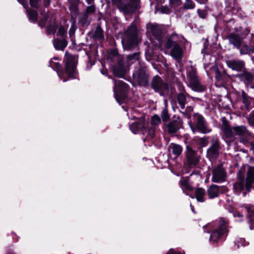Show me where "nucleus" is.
<instances>
[{
    "mask_svg": "<svg viewBox=\"0 0 254 254\" xmlns=\"http://www.w3.org/2000/svg\"><path fill=\"white\" fill-rule=\"evenodd\" d=\"M112 1L114 4H117L118 8L126 14H132L140 7V1Z\"/></svg>",
    "mask_w": 254,
    "mask_h": 254,
    "instance_id": "nucleus-12",
    "label": "nucleus"
},
{
    "mask_svg": "<svg viewBox=\"0 0 254 254\" xmlns=\"http://www.w3.org/2000/svg\"><path fill=\"white\" fill-rule=\"evenodd\" d=\"M177 100L181 108L184 109L187 104V98L185 94L183 92L179 93L177 95Z\"/></svg>",
    "mask_w": 254,
    "mask_h": 254,
    "instance_id": "nucleus-37",
    "label": "nucleus"
},
{
    "mask_svg": "<svg viewBox=\"0 0 254 254\" xmlns=\"http://www.w3.org/2000/svg\"><path fill=\"white\" fill-rule=\"evenodd\" d=\"M172 153L176 157H178L181 154L183 151V148L182 146L179 144L172 143Z\"/></svg>",
    "mask_w": 254,
    "mask_h": 254,
    "instance_id": "nucleus-43",
    "label": "nucleus"
},
{
    "mask_svg": "<svg viewBox=\"0 0 254 254\" xmlns=\"http://www.w3.org/2000/svg\"><path fill=\"white\" fill-rule=\"evenodd\" d=\"M234 29V31L238 33L243 40L246 38L251 31L250 28L248 26L244 27L240 26L238 27H235Z\"/></svg>",
    "mask_w": 254,
    "mask_h": 254,
    "instance_id": "nucleus-30",
    "label": "nucleus"
},
{
    "mask_svg": "<svg viewBox=\"0 0 254 254\" xmlns=\"http://www.w3.org/2000/svg\"><path fill=\"white\" fill-rule=\"evenodd\" d=\"M195 7V3L193 1H186L184 8L186 9H192Z\"/></svg>",
    "mask_w": 254,
    "mask_h": 254,
    "instance_id": "nucleus-50",
    "label": "nucleus"
},
{
    "mask_svg": "<svg viewBox=\"0 0 254 254\" xmlns=\"http://www.w3.org/2000/svg\"><path fill=\"white\" fill-rule=\"evenodd\" d=\"M192 89L195 92H203L206 90V87L201 84L198 81L190 85Z\"/></svg>",
    "mask_w": 254,
    "mask_h": 254,
    "instance_id": "nucleus-38",
    "label": "nucleus"
},
{
    "mask_svg": "<svg viewBox=\"0 0 254 254\" xmlns=\"http://www.w3.org/2000/svg\"><path fill=\"white\" fill-rule=\"evenodd\" d=\"M212 181L214 183H220L225 181L226 172L222 165H218L212 171Z\"/></svg>",
    "mask_w": 254,
    "mask_h": 254,
    "instance_id": "nucleus-17",
    "label": "nucleus"
},
{
    "mask_svg": "<svg viewBox=\"0 0 254 254\" xmlns=\"http://www.w3.org/2000/svg\"><path fill=\"white\" fill-rule=\"evenodd\" d=\"M156 3L155 6V12L156 13L157 11H160L161 13L163 14H169L171 13V7L175 3H179L181 2L182 1H169L170 6L168 5H162V4L164 3L165 1H156Z\"/></svg>",
    "mask_w": 254,
    "mask_h": 254,
    "instance_id": "nucleus-19",
    "label": "nucleus"
},
{
    "mask_svg": "<svg viewBox=\"0 0 254 254\" xmlns=\"http://www.w3.org/2000/svg\"><path fill=\"white\" fill-rule=\"evenodd\" d=\"M248 212L247 218L248 222L250 225V229L251 230L254 229V207L246 206L245 207Z\"/></svg>",
    "mask_w": 254,
    "mask_h": 254,
    "instance_id": "nucleus-29",
    "label": "nucleus"
},
{
    "mask_svg": "<svg viewBox=\"0 0 254 254\" xmlns=\"http://www.w3.org/2000/svg\"><path fill=\"white\" fill-rule=\"evenodd\" d=\"M222 130L227 138H231L234 135L244 136L248 132L246 127L242 125L233 127L231 128L228 121L226 120L223 121Z\"/></svg>",
    "mask_w": 254,
    "mask_h": 254,
    "instance_id": "nucleus-5",
    "label": "nucleus"
},
{
    "mask_svg": "<svg viewBox=\"0 0 254 254\" xmlns=\"http://www.w3.org/2000/svg\"><path fill=\"white\" fill-rule=\"evenodd\" d=\"M44 1L45 2L44 4L45 7H48L50 5V2H51V1H50V0Z\"/></svg>",
    "mask_w": 254,
    "mask_h": 254,
    "instance_id": "nucleus-63",
    "label": "nucleus"
},
{
    "mask_svg": "<svg viewBox=\"0 0 254 254\" xmlns=\"http://www.w3.org/2000/svg\"><path fill=\"white\" fill-rule=\"evenodd\" d=\"M224 25H225V30L227 31H231L233 29V26L232 25H234L235 23V20L233 18H231L227 21H224Z\"/></svg>",
    "mask_w": 254,
    "mask_h": 254,
    "instance_id": "nucleus-47",
    "label": "nucleus"
},
{
    "mask_svg": "<svg viewBox=\"0 0 254 254\" xmlns=\"http://www.w3.org/2000/svg\"><path fill=\"white\" fill-rule=\"evenodd\" d=\"M189 183V177H187L185 178H182V180L180 181V185L181 187L185 186Z\"/></svg>",
    "mask_w": 254,
    "mask_h": 254,
    "instance_id": "nucleus-57",
    "label": "nucleus"
},
{
    "mask_svg": "<svg viewBox=\"0 0 254 254\" xmlns=\"http://www.w3.org/2000/svg\"><path fill=\"white\" fill-rule=\"evenodd\" d=\"M190 206L191 209L192 211L194 213H196V212L195 211V210H194V206L191 204H190Z\"/></svg>",
    "mask_w": 254,
    "mask_h": 254,
    "instance_id": "nucleus-64",
    "label": "nucleus"
},
{
    "mask_svg": "<svg viewBox=\"0 0 254 254\" xmlns=\"http://www.w3.org/2000/svg\"><path fill=\"white\" fill-rule=\"evenodd\" d=\"M238 50H239L240 55H251L254 53V45L251 44H247L243 42L242 47L238 49Z\"/></svg>",
    "mask_w": 254,
    "mask_h": 254,
    "instance_id": "nucleus-25",
    "label": "nucleus"
},
{
    "mask_svg": "<svg viewBox=\"0 0 254 254\" xmlns=\"http://www.w3.org/2000/svg\"><path fill=\"white\" fill-rule=\"evenodd\" d=\"M235 77L249 89H254V68H246L241 73H237Z\"/></svg>",
    "mask_w": 254,
    "mask_h": 254,
    "instance_id": "nucleus-7",
    "label": "nucleus"
},
{
    "mask_svg": "<svg viewBox=\"0 0 254 254\" xmlns=\"http://www.w3.org/2000/svg\"><path fill=\"white\" fill-rule=\"evenodd\" d=\"M161 119L164 123H167L170 120V115L166 106L163 108L161 112Z\"/></svg>",
    "mask_w": 254,
    "mask_h": 254,
    "instance_id": "nucleus-42",
    "label": "nucleus"
},
{
    "mask_svg": "<svg viewBox=\"0 0 254 254\" xmlns=\"http://www.w3.org/2000/svg\"><path fill=\"white\" fill-rule=\"evenodd\" d=\"M172 121L167 125L168 132L171 134L176 133L181 128L183 127V121L180 116L174 115Z\"/></svg>",
    "mask_w": 254,
    "mask_h": 254,
    "instance_id": "nucleus-16",
    "label": "nucleus"
},
{
    "mask_svg": "<svg viewBox=\"0 0 254 254\" xmlns=\"http://www.w3.org/2000/svg\"><path fill=\"white\" fill-rule=\"evenodd\" d=\"M66 32L63 26H61L58 30V35H60L63 38H65Z\"/></svg>",
    "mask_w": 254,
    "mask_h": 254,
    "instance_id": "nucleus-53",
    "label": "nucleus"
},
{
    "mask_svg": "<svg viewBox=\"0 0 254 254\" xmlns=\"http://www.w3.org/2000/svg\"><path fill=\"white\" fill-rule=\"evenodd\" d=\"M221 149L220 141L217 138H213L211 140V145L207 149V156L210 159H217Z\"/></svg>",
    "mask_w": 254,
    "mask_h": 254,
    "instance_id": "nucleus-14",
    "label": "nucleus"
},
{
    "mask_svg": "<svg viewBox=\"0 0 254 254\" xmlns=\"http://www.w3.org/2000/svg\"><path fill=\"white\" fill-rule=\"evenodd\" d=\"M166 254H185V252L184 251H179L171 248L167 252Z\"/></svg>",
    "mask_w": 254,
    "mask_h": 254,
    "instance_id": "nucleus-55",
    "label": "nucleus"
},
{
    "mask_svg": "<svg viewBox=\"0 0 254 254\" xmlns=\"http://www.w3.org/2000/svg\"><path fill=\"white\" fill-rule=\"evenodd\" d=\"M182 188H184L187 190L190 191H192L193 190V188L189 184V183L185 186L182 187Z\"/></svg>",
    "mask_w": 254,
    "mask_h": 254,
    "instance_id": "nucleus-60",
    "label": "nucleus"
},
{
    "mask_svg": "<svg viewBox=\"0 0 254 254\" xmlns=\"http://www.w3.org/2000/svg\"><path fill=\"white\" fill-rule=\"evenodd\" d=\"M226 64L228 67L233 71L241 73L246 68V62L239 59H233L226 61Z\"/></svg>",
    "mask_w": 254,
    "mask_h": 254,
    "instance_id": "nucleus-15",
    "label": "nucleus"
},
{
    "mask_svg": "<svg viewBox=\"0 0 254 254\" xmlns=\"http://www.w3.org/2000/svg\"><path fill=\"white\" fill-rule=\"evenodd\" d=\"M228 191V188L226 186L219 187V192L224 193Z\"/></svg>",
    "mask_w": 254,
    "mask_h": 254,
    "instance_id": "nucleus-59",
    "label": "nucleus"
},
{
    "mask_svg": "<svg viewBox=\"0 0 254 254\" xmlns=\"http://www.w3.org/2000/svg\"><path fill=\"white\" fill-rule=\"evenodd\" d=\"M207 137H201L199 138L198 139V142L201 145L202 147H205L207 145Z\"/></svg>",
    "mask_w": 254,
    "mask_h": 254,
    "instance_id": "nucleus-54",
    "label": "nucleus"
},
{
    "mask_svg": "<svg viewBox=\"0 0 254 254\" xmlns=\"http://www.w3.org/2000/svg\"><path fill=\"white\" fill-rule=\"evenodd\" d=\"M30 5L31 7L36 8L37 10H39L40 6L39 1H29Z\"/></svg>",
    "mask_w": 254,
    "mask_h": 254,
    "instance_id": "nucleus-56",
    "label": "nucleus"
},
{
    "mask_svg": "<svg viewBox=\"0 0 254 254\" xmlns=\"http://www.w3.org/2000/svg\"><path fill=\"white\" fill-rule=\"evenodd\" d=\"M26 10V13L28 19L32 23H36L38 19V13L37 10L29 8L28 1H18Z\"/></svg>",
    "mask_w": 254,
    "mask_h": 254,
    "instance_id": "nucleus-18",
    "label": "nucleus"
},
{
    "mask_svg": "<svg viewBox=\"0 0 254 254\" xmlns=\"http://www.w3.org/2000/svg\"><path fill=\"white\" fill-rule=\"evenodd\" d=\"M227 38L229 41V44L233 45L234 48L237 49L242 47L244 42V40L241 39V36L235 31L228 34Z\"/></svg>",
    "mask_w": 254,
    "mask_h": 254,
    "instance_id": "nucleus-20",
    "label": "nucleus"
},
{
    "mask_svg": "<svg viewBox=\"0 0 254 254\" xmlns=\"http://www.w3.org/2000/svg\"><path fill=\"white\" fill-rule=\"evenodd\" d=\"M88 16L86 14H83L79 18V23L82 27L88 26L90 24V21L88 19Z\"/></svg>",
    "mask_w": 254,
    "mask_h": 254,
    "instance_id": "nucleus-44",
    "label": "nucleus"
},
{
    "mask_svg": "<svg viewBox=\"0 0 254 254\" xmlns=\"http://www.w3.org/2000/svg\"><path fill=\"white\" fill-rule=\"evenodd\" d=\"M149 86L155 92L159 93L161 96H166L169 93L168 83L164 81L158 75L152 78Z\"/></svg>",
    "mask_w": 254,
    "mask_h": 254,
    "instance_id": "nucleus-6",
    "label": "nucleus"
},
{
    "mask_svg": "<svg viewBox=\"0 0 254 254\" xmlns=\"http://www.w3.org/2000/svg\"><path fill=\"white\" fill-rule=\"evenodd\" d=\"M233 216L235 217H239V218H242L243 216V214L238 211H235L233 213Z\"/></svg>",
    "mask_w": 254,
    "mask_h": 254,
    "instance_id": "nucleus-61",
    "label": "nucleus"
},
{
    "mask_svg": "<svg viewBox=\"0 0 254 254\" xmlns=\"http://www.w3.org/2000/svg\"><path fill=\"white\" fill-rule=\"evenodd\" d=\"M119 53L117 49H112L110 52V55L114 57L117 56Z\"/></svg>",
    "mask_w": 254,
    "mask_h": 254,
    "instance_id": "nucleus-62",
    "label": "nucleus"
},
{
    "mask_svg": "<svg viewBox=\"0 0 254 254\" xmlns=\"http://www.w3.org/2000/svg\"><path fill=\"white\" fill-rule=\"evenodd\" d=\"M76 29V26L74 24V23H72L71 26L70 28L69 31V35L70 37H71L73 34H74Z\"/></svg>",
    "mask_w": 254,
    "mask_h": 254,
    "instance_id": "nucleus-58",
    "label": "nucleus"
},
{
    "mask_svg": "<svg viewBox=\"0 0 254 254\" xmlns=\"http://www.w3.org/2000/svg\"><path fill=\"white\" fill-rule=\"evenodd\" d=\"M207 192L209 198L216 197L219 193V186L216 185H212L208 188Z\"/></svg>",
    "mask_w": 254,
    "mask_h": 254,
    "instance_id": "nucleus-32",
    "label": "nucleus"
},
{
    "mask_svg": "<svg viewBox=\"0 0 254 254\" xmlns=\"http://www.w3.org/2000/svg\"><path fill=\"white\" fill-rule=\"evenodd\" d=\"M88 4L90 5L87 7L85 12L84 14H86L87 15L94 13L95 11V7L92 4L94 1H87Z\"/></svg>",
    "mask_w": 254,
    "mask_h": 254,
    "instance_id": "nucleus-48",
    "label": "nucleus"
},
{
    "mask_svg": "<svg viewBox=\"0 0 254 254\" xmlns=\"http://www.w3.org/2000/svg\"><path fill=\"white\" fill-rule=\"evenodd\" d=\"M248 121L251 126L254 127V111L249 114Z\"/></svg>",
    "mask_w": 254,
    "mask_h": 254,
    "instance_id": "nucleus-52",
    "label": "nucleus"
},
{
    "mask_svg": "<svg viewBox=\"0 0 254 254\" xmlns=\"http://www.w3.org/2000/svg\"><path fill=\"white\" fill-rule=\"evenodd\" d=\"M129 129L134 134H136L140 131H144V129H145V123L144 122L133 123L129 126Z\"/></svg>",
    "mask_w": 254,
    "mask_h": 254,
    "instance_id": "nucleus-28",
    "label": "nucleus"
},
{
    "mask_svg": "<svg viewBox=\"0 0 254 254\" xmlns=\"http://www.w3.org/2000/svg\"><path fill=\"white\" fill-rule=\"evenodd\" d=\"M78 55H73L66 51L63 60L64 67L59 63L53 62L50 63V65L56 71L60 79L64 82H66L69 79H78Z\"/></svg>",
    "mask_w": 254,
    "mask_h": 254,
    "instance_id": "nucleus-1",
    "label": "nucleus"
},
{
    "mask_svg": "<svg viewBox=\"0 0 254 254\" xmlns=\"http://www.w3.org/2000/svg\"><path fill=\"white\" fill-rule=\"evenodd\" d=\"M194 143L193 140L185 142V143L186 144V150L185 153L188 163L190 167L196 166L199 162V160L195 156L196 153L195 151L192 149Z\"/></svg>",
    "mask_w": 254,
    "mask_h": 254,
    "instance_id": "nucleus-13",
    "label": "nucleus"
},
{
    "mask_svg": "<svg viewBox=\"0 0 254 254\" xmlns=\"http://www.w3.org/2000/svg\"><path fill=\"white\" fill-rule=\"evenodd\" d=\"M161 123V118L157 114L154 115L151 119L150 125L156 127Z\"/></svg>",
    "mask_w": 254,
    "mask_h": 254,
    "instance_id": "nucleus-45",
    "label": "nucleus"
},
{
    "mask_svg": "<svg viewBox=\"0 0 254 254\" xmlns=\"http://www.w3.org/2000/svg\"><path fill=\"white\" fill-rule=\"evenodd\" d=\"M195 196L193 195H190V197L192 198L195 197L197 201L200 202H203L205 200L204 197L205 195V190L202 188H197L195 190Z\"/></svg>",
    "mask_w": 254,
    "mask_h": 254,
    "instance_id": "nucleus-31",
    "label": "nucleus"
},
{
    "mask_svg": "<svg viewBox=\"0 0 254 254\" xmlns=\"http://www.w3.org/2000/svg\"><path fill=\"white\" fill-rule=\"evenodd\" d=\"M225 9L227 13L236 15L242 11L237 1H225Z\"/></svg>",
    "mask_w": 254,
    "mask_h": 254,
    "instance_id": "nucleus-22",
    "label": "nucleus"
},
{
    "mask_svg": "<svg viewBox=\"0 0 254 254\" xmlns=\"http://www.w3.org/2000/svg\"><path fill=\"white\" fill-rule=\"evenodd\" d=\"M187 76L189 79L190 85L198 81V78L196 69L191 68L187 72Z\"/></svg>",
    "mask_w": 254,
    "mask_h": 254,
    "instance_id": "nucleus-34",
    "label": "nucleus"
},
{
    "mask_svg": "<svg viewBox=\"0 0 254 254\" xmlns=\"http://www.w3.org/2000/svg\"><path fill=\"white\" fill-rule=\"evenodd\" d=\"M49 18L50 17L48 13H44V15H43V17L38 21L39 26L41 28L45 27Z\"/></svg>",
    "mask_w": 254,
    "mask_h": 254,
    "instance_id": "nucleus-46",
    "label": "nucleus"
},
{
    "mask_svg": "<svg viewBox=\"0 0 254 254\" xmlns=\"http://www.w3.org/2000/svg\"><path fill=\"white\" fill-rule=\"evenodd\" d=\"M253 184H254V166H251L248 170L246 178V191L250 192L251 191L252 189L254 188Z\"/></svg>",
    "mask_w": 254,
    "mask_h": 254,
    "instance_id": "nucleus-21",
    "label": "nucleus"
},
{
    "mask_svg": "<svg viewBox=\"0 0 254 254\" xmlns=\"http://www.w3.org/2000/svg\"><path fill=\"white\" fill-rule=\"evenodd\" d=\"M182 41L179 40L176 33H173L167 38L164 44L166 49H171V55L177 60H181L184 55V51L181 46Z\"/></svg>",
    "mask_w": 254,
    "mask_h": 254,
    "instance_id": "nucleus-3",
    "label": "nucleus"
},
{
    "mask_svg": "<svg viewBox=\"0 0 254 254\" xmlns=\"http://www.w3.org/2000/svg\"><path fill=\"white\" fill-rule=\"evenodd\" d=\"M92 37L95 40H103L104 38V31L100 25H98Z\"/></svg>",
    "mask_w": 254,
    "mask_h": 254,
    "instance_id": "nucleus-36",
    "label": "nucleus"
},
{
    "mask_svg": "<svg viewBox=\"0 0 254 254\" xmlns=\"http://www.w3.org/2000/svg\"><path fill=\"white\" fill-rule=\"evenodd\" d=\"M193 119L195 126L193 127L190 122L189 123L190 127L193 132H194L196 130L200 133L206 134L212 131L211 129L207 127V124L202 115L198 113H195L193 115Z\"/></svg>",
    "mask_w": 254,
    "mask_h": 254,
    "instance_id": "nucleus-11",
    "label": "nucleus"
},
{
    "mask_svg": "<svg viewBox=\"0 0 254 254\" xmlns=\"http://www.w3.org/2000/svg\"><path fill=\"white\" fill-rule=\"evenodd\" d=\"M155 130L156 127H153L151 125H147V127L145 126V129H144L147 134V136L150 138H153L155 136Z\"/></svg>",
    "mask_w": 254,
    "mask_h": 254,
    "instance_id": "nucleus-40",
    "label": "nucleus"
},
{
    "mask_svg": "<svg viewBox=\"0 0 254 254\" xmlns=\"http://www.w3.org/2000/svg\"><path fill=\"white\" fill-rule=\"evenodd\" d=\"M126 38L122 40V44L125 50L131 51L139 49V44L141 41L138 37L137 27L134 22H132L127 27L125 32Z\"/></svg>",
    "mask_w": 254,
    "mask_h": 254,
    "instance_id": "nucleus-2",
    "label": "nucleus"
},
{
    "mask_svg": "<svg viewBox=\"0 0 254 254\" xmlns=\"http://www.w3.org/2000/svg\"><path fill=\"white\" fill-rule=\"evenodd\" d=\"M151 32L154 38L157 40H160L162 37V31L158 25H152L150 28Z\"/></svg>",
    "mask_w": 254,
    "mask_h": 254,
    "instance_id": "nucleus-33",
    "label": "nucleus"
},
{
    "mask_svg": "<svg viewBox=\"0 0 254 254\" xmlns=\"http://www.w3.org/2000/svg\"><path fill=\"white\" fill-rule=\"evenodd\" d=\"M67 44L68 42L65 38H63L62 39L56 38L53 40L54 48L58 51H63L66 47Z\"/></svg>",
    "mask_w": 254,
    "mask_h": 254,
    "instance_id": "nucleus-26",
    "label": "nucleus"
},
{
    "mask_svg": "<svg viewBox=\"0 0 254 254\" xmlns=\"http://www.w3.org/2000/svg\"><path fill=\"white\" fill-rule=\"evenodd\" d=\"M212 69L215 73V78L218 82H225L229 77V75L227 74L226 70L224 69L221 71L218 66H214L212 67Z\"/></svg>",
    "mask_w": 254,
    "mask_h": 254,
    "instance_id": "nucleus-24",
    "label": "nucleus"
},
{
    "mask_svg": "<svg viewBox=\"0 0 254 254\" xmlns=\"http://www.w3.org/2000/svg\"><path fill=\"white\" fill-rule=\"evenodd\" d=\"M198 16L202 19H205L207 17V12L205 9H198L197 10Z\"/></svg>",
    "mask_w": 254,
    "mask_h": 254,
    "instance_id": "nucleus-49",
    "label": "nucleus"
},
{
    "mask_svg": "<svg viewBox=\"0 0 254 254\" xmlns=\"http://www.w3.org/2000/svg\"><path fill=\"white\" fill-rule=\"evenodd\" d=\"M140 53L139 51L127 56V61L128 63H133L139 60Z\"/></svg>",
    "mask_w": 254,
    "mask_h": 254,
    "instance_id": "nucleus-39",
    "label": "nucleus"
},
{
    "mask_svg": "<svg viewBox=\"0 0 254 254\" xmlns=\"http://www.w3.org/2000/svg\"><path fill=\"white\" fill-rule=\"evenodd\" d=\"M69 9L71 13V19H75L79 13L78 3L80 1H69Z\"/></svg>",
    "mask_w": 254,
    "mask_h": 254,
    "instance_id": "nucleus-27",
    "label": "nucleus"
},
{
    "mask_svg": "<svg viewBox=\"0 0 254 254\" xmlns=\"http://www.w3.org/2000/svg\"><path fill=\"white\" fill-rule=\"evenodd\" d=\"M229 221L228 219L220 217L217 227L214 229L210 236V241L214 242H217L219 240L225 239L228 235L229 230L228 229Z\"/></svg>",
    "mask_w": 254,
    "mask_h": 254,
    "instance_id": "nucleus-4",
    "label": "nucleus"
},
{
    "mask_svg": "<svg viewBox=\"0 0 254 254\" xmlns=\"http://www.w3.org/2000/svg\"><path fill=\"white\" fill-rule=\"evenodd\" d=\"M114 92L115 97L118 102L123 103L127 98L128 85L120 80L114 81Z\"/></svg>",
    "mask_w": 254,
    "mask_h": 254,
    "instance_id": "nucleus-8",
    "label": "nucleus"
},
{
    "mask_svg": "<svg viewBox=\"0 0 254 254\" xmlns=\"http://www.w3.org/2000/svg\"><path fill=\"white\" fill-rule=\"evenodd\" d=\"M237 104L240 110L244 113L249 112L254 107V98L250 96L244 90L237 97Z\"/></svg>",
    "mask_w": 254,
    "mask_h": 254,
    "instance_id": "nucleus-9",
    "label": "nucleus"
},
{
    "mask_svg": "<svg viewBox=\"0 0 254 254\" xmlns=\"http://www.w3.org/2000/svg\"><path fill=\"white\" fill-rule=\"evenodd\" d=\"M58 25L56 22V19L54 20V22L53 24H49L46 28V31L48 35L55 34Z\"/></svg>",
    "mask_w": 254,
    "mask_h": 254,
    "instance_id": "nucleus-41",
    "label": "nucleus"
},
{
    "mask_svg": "<svg viewBox=\"0 0 254 254\" xmlns=\"http://www.w3.org/2000/svg\"><path fill=\"white\" fill-rule=\"evenodd\" d=\"M132 76L139 86L146 88L149 86V74L146 66H140L138 69L133 73Z\"/></svg>",
    "mask_w": 254,
    "mask_h": 254,
    "instance_id": "nucleus-10",
    "label": "nucleus"
},
{
    "mask_svg": "<svg viewBox=\"0 0 254 254\" xmlns=\"http://www.w3.org/2000/svg\"><path fill=\"white\" fill-rule=\"evenodd\" d=\"M112 70L114 76L123 78L126 76V69L122 61H119L117 64L113 65Z\"/></svg>",
    "mask_w": 254,
    "mask_h": 254,
    "instance_id": "nucleus-23",
    "label": "nucleus"
},
{
    "mask_svg": "<svg viewBox=\"0 0 254 254\" xmlns=\"http://www.w3.org/2000/svg\"><path fill=\"white\" fill-rule=\"evenodd\" d=\"M233 189L235 192L240 193L246 190L245 181L237 180L233 184Z\"/></svg>",
    "mask_w": 254,
    "mask_h": 254,
    "instance_id": "nucleus-35",
    "label": "nucleus"
},
{
    "mask_svg": "<svg viewBox=\"0 0 254 254\" xmlns=\"http://www.w3.org/2000/svg\"><path fill=\"white\" fill-rule=\"evenodd\" d=\"M237 180L245 181V172L244 170H240L237 175Z\"/></svg>",
    "mask_w": 254,
    "mask_h": 254,
    "instance_id": "nucleus-51",
    "label": "nucleus"
}]
</instances>
